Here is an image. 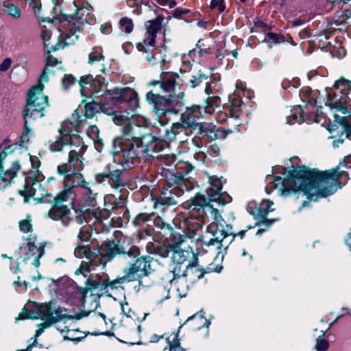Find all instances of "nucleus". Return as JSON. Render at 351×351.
<instances>
[{
    "label": "nucleus",
    "mask_w": 351,
    "mask_h": 351,
    "mask_svg": "<svg viewBox=\"0 0 351 351\" xmlns=\"http://www.w3.org/2000/svg\"><path fill=\"white\" fill-rule=\"evenodd\" d=\"M293 176L292 189L302 192L310 201L330 195L348 179V173L339 167L325 171L303 167L294 170Z\"/></svg>",
    "instance_id": "1"
},
{
    "label": "nucleus",
    "mask_w": 351,
    "mask_h": 351,
    "mask_svg": "<svg viewBox=\"0 0 351 351\" xmlns=\"http://www.w3.org/2000/svg\"><path fill=\"white\" fill-rule=\"evenodd\" d=\"M204 223H208L206 228L207 233L210 234L213 238L208 240H203V243L208 248L207 250L213 253V255L218 257L221 254V247L225 239L230 237V241L234 238V234L232 232V227L226 224L217 208L213 207L206 208V218Z\"/></svg>",
    "instance_id": "2"
},
{
    "label": "nucleus",
    "mask_w": 351,
    "mask_h": 351,
    "mask_svg": "<svg viewBox=\"0 0 351 351\" xmlns=\"http://www.w3.org/2000/svg\"><path fill=\"white\" fill-rule=\"evenodd\" d=\"M184 93L170 94L169 97L154 93L152 90L146 94V100L152 105L158 121L161 125H167L170 120L169 114H178L182 110Z\"/></svg>",
    "instance_id": "3"
},
{
    "label": "nucleus",
    "mask_w": 351,
    "mask_h": 351,
    "mask_svg": "<svg viewBox=\"0 0 351 351\" xmlns=\"http://www.w3.org/2000/svg\"><path fill=\"white\" fill-rule=\"evenodd\" d=\"M153 135L147 134L141 138L133 140L114 138L113 141V153L118 157L120 162L133 163V160L145 156L147 148L152 143Z\"/></svg>",
    "instance_id": "4"
},
{
    "label": "nucleus",
    "mask_w": 351,
    "mask_h": 351,
    "mask_svg": "<svg viewBox=\"0 0 351 351\" xmlns=\"http://www.w3.org/2000/svg\"><path fill=\"white\" fill-rule=\"evenodd\" d=\"M83 125V121L80 119L79 114L75 111L71 118L63 121L58 130L59 135L54 141H49V149L51 152H61L66 145H71L75 141H81L79 134H74V132H80Z\"/></svg>",
    "instance_id": "5"
},
{
    "label": "nucleus",
    "mask_w": 351,
    "mask_h": 351,
    "mask_svg": "<svg viewBox=\"0 0 351 351\" xmlns=\"http://www.w3.org/2000/svg\"><path fill=\"white\" fill-rule=\"evenodd\" d=\"M43 89L44 85L38 83L29 90L23 114L24 121L37 120L45 116L49 103L48 97L43 94Z\"/></svg>",
    "instance_id": "6"
},
{
    "label": "nucleus",
    "mask_w": 351,
    "mask_h": 351,
    "mask_svg": "<svg viewBox=\"0 0 351 351\" xmlns=\"http://www.w3.org/2000/svg\"><path fill=\"white\" fill-rule=\"evenodd\" d=\"M152 261L153 258L149 256L136 257L133 263L124 268L123 276L113 280L112 285L133 281H138L141 285V278L148 276L154 271L152 267Z\"/></svg>",
    "instance_id": "7"
},
{
    "label": "nucleus",
    "mask_w": 351,
    "mask_h": 351,
    "mask_svg": "<svg viewBox=\"0 0 351 351\" xmlns=\"http://www.w3.org/2000/svg\"><path fill=\"white\" fill-rule=\"evenodd\" d=\"M66 317V308L58 306L56 308L53 309L51 303H45L38 305L36 312H30L27 315L21 313L17 319L41 318L46 321L45 326H50L53 324L62 321Z\"/></svg>",
    "instance_id": "8"
},
{
    "label": "nucleus",
    "mask_w": 351,
    "mask_h": 351,
    "mask_svg": "<svg viewBox=\"0 0 351 351\" xmlns=\"http://www.w3.org/2000/svg\"><path fill=\"white\" fill-rule=\"evenodd\" d=\"M125 243L130 244L131 239L124 238L119 240L117 244L109 240L105 241L100 247L101 256L107 258L108 261H111L119 254H127L129 257L134 258L140 256L141 251L137 246L131 245L128 248L123 245Z\"/></svg>",
    "instance_id": "9"
},
{
    "label": "nucleus",
    "mask_w": 351,
    "mask_h": 351,
    "mask_svg": "<svg viewBox=\"0 0 351 351\" xmlns=\"http://www.w3.org/2000/svg\"><path fill=\"white\" fill-rule=\"evenodd\" d=\"M109 101L121 108L128 107V110L135 111L139 108V99L137 93L130 88H114L108 93Z\"/></svg>",
    "instance_id": "10"
},
{
    "label": "nucleus",
    "mask_w": 351,
    "mask_h": 351,
    "mask_svg": "<svg viewBox=\"0 0 351 351\" xmlns=\"http://www.w3.org/2000/svg\"><path fill=\"white\" fill-rule=\"evenodd\" d=\"M101 73L95 72V77H93V75L83 76L81 77L80 83L84 88L88 86L87 88L90 90L93 97H101L102 99L108 101L110 97H108V93L111 90H108L104 78L101 77Z\"/></svg>",
    "instance_id": "11"
},
{
    "label": "nucleus",
    "mask_w": 351,
    "mask_h": 351,
    "mask_svg": "<svg viewBox=\"0 0 351 351\" xmlns=\"http://www.w3.org/2000/svg\"><path fill=\"white\" fill-rule=\"evenodd\" d=\"M191 263L187 265H178L173 268V278L170 280L171 286L176 287L180 294L184 292L187 288L186 276L189 274H195L197 279H200L204 276V272L197 268L190 267Z\"/></svg>",
    "instance_id": "12"
},
{
    "label": "nucleus",
    "mask_w": 351,
    "mask_h": 351,
    "mask_svg": "<svg viewBox=\"0 0 351 351\" xmlns=\"http://www.w3.org/2000/svg\"><path fill=\"white\" fill-rule=\"evenodd\" d=\"M273 204V202L267 199H263L260 203L252 201L249 202L247 210L256 219L269 226L276 221L275 219H268L267 218V214L274 210V208H271Z\"/></svg>",
    "instance_id": "13"
},
{
    "label": "nucleus",
    "mask_w": 351,
    "mask_h": 351,
    "mask_svg": "<svg viewBox=\"0 0 351 351\" xmlns=\"http://www.w3.org/2000/svg\"><path fill=\"white\" fill-rule=\"evenodd\" d=\"M200 115V106H193L186 108L185 111L181 114L180 120L183 123L184 127L199 132L203 130L204 127L202 123L197 122Z\"/></svg>",
    "instance_id": "14"
},
{
    "label": "nucleus",
    "mask_w": 351,
    "mask_h": 351,
    "mask_svg": "<svg viewBox=\"0 0 351 351\" xmlns=\"http://www.w3.org/2000/svg\"><path fill=\"white\" fill-rule=\"evenodd\" d=\"M93 20V15L90 14L87 8L82 7L77 9L75 14L71 16L69 21L70 31L75 34L80 32Z\"/></svg>",
    "instance_id": "15"
},
{
    "label": "nucleus",
    "mask_w": 351,
    "mask_h": 351,
    "mask_svg": "<svg viewBox=\"0 0 351 351\" xmlns=\"http://www.w3.org/2000/svg\"><path fill=\"white\" fill-rule=\"evenodd\" d=\"M8 155V153L4 149L0 154V190L3 189L10 184L21 169L20 163L18 161H14L9 169L3 171L2 162Z\"/></svg>",
    "instance_id": "16"
},
{
    "label": "nucleus",
    "mask_w": 351,
    "mask_h": 351,
    "mask_svg": "<svg viewBox=\"0 0 351 351\" xmlns=\"http://www.w3.org/2000/svg\"><path fill=\"white\" fill-rule=\"evenodd\" d=\"M179 75L175 73L162 72L160 74V80L152 81L150 84L152 86L160 85L165 93L176 94L177 89H180V84L177 82Z\"/></svg>",
    "instance_id": "17"
},
{
    "label": "nucleus",
    "mask_w": 351,
    "mask_h": 351,
    "mask_svg": "<svg viewBox=\"0 0 351 351\" xmlns=\"http://www.w3.org/2000/svg\"><path fill=\"white\" fill-rule=\"evenodd\" d=\"M48 217L55 221H60L67 226L73 220L71 210L69 207L65 204H60L59 202L53 203L48 212Z\"/></svg>",
    "instance_id": "18"
},
{
    "label": "nucleus",
    "mask_w": 351,
    "mask_h": 351,
    "mask_svg": "<svg viewBox=\"0 0 351 351\" xmlns=\"http://www.w3.org/2000/svg\"><path fill=\"white\" fill-rule=\"evenodd\" d=\"M164 18L161 16H157L153 20L148 21L146 24V32L143 38V43L146 47L155 48L156 38L157 33L160 30Z\"/></svg>",
    "instance_id": "19"
},
{
    "label": "nucleus",
    "mask_w": 351,
    "mask_h": 351,
    "mask_svg": "<svg viewBox=\"0 0 351 351\" xmlns=\"http://www.w3.org/2000/svg\"><path fill=\"white\" fill-rule=\"evenodd\" d=\"M208 180L209 186L206 189L208 199L210 202H217L223 204L225 202L222 199V184L221 180L215 176L209 177Z\"/></svg>",
    "instance_id": "20"
},
{
    "label": "nucleus",
    "mask_w": 351,
    "mask_h": 351,
    "mask_svg": "<svg viewBox=\"0 0 351 351\" xmlns=\"http://www.w3.org/2000/svg\"><path fill=\"white\" fill-rule=\"evenodd\" d=\"M100 111L105 114H112L114 110L110 108V101L102 99L99 102L92 101L85 104L84 116L91 119Z\"/></svg>",
    "instance_id": "21"
},
{
    "label": "nucleus",
    "mask_w": 351,
    "mask_h": 351,
    "mask_svg": "<svg viewBox=\"0 0 351 351\" xmlns=\"http://www.w3.org/2000/svg\"><path fill=\"white\" fill-rule=\"evenodd\" d=\"M45 245L43 243H39V245H36L34 242L29 241L25 261H29L32 265L38 267L40 266V258L45 254Z\"/></svg>",
    "instance_id": "22"
},
{
    "label": "nucleus",
    "mask_w": 351,
    "mask_h": 351,
    "mask_svg": "<svg viewBox=\"0 0 351 351\" xmlns=\"http://www.w3.org/2000/svg\"><path fill=\"white\" fill-rule=\"evenodd\" d=\"M183 206L192 211H197L199 216L203 217V220L206 218V208L207 206L213 207L209 203L206 202L205 197L202 195H197L190 200L184 202Z\"/></svg>",
    "instance_id": "23"
},
{
    "label": "nucleus",
    "mask_w": 351,
    "mask_h": 351,
    "mask_svg": "<svg viewBox=\"0 0 351 351\" xmlns=\"http://www.w3.org/2000/svg\"><path fill=\"white\" fill-rule=\"evenodd\" d=\"M180 195L178 189L173 187L171 189H164L160 197L154 202V208H157L158 205L170 206L177 204V198Z\"/></svg>",
    "instance_id": "24"
},
{
    "label": "nucleus",
    "mask_w": 351,
    "mask_h": 351,
    "mask_svg": "<svg viewBox=\"0 0 351 351\" xmlns=\"http://www.w3.org/2000/svg\"><path fill=\"white\" fill-rule=\"evenodd\" d=\"M89 183L86 182L84 176L78 171H73L64 176L63 186L70 189L74 190L75 188L80 186L83 189L88 188Z\"/></svg>",
    "instance_id": "25"
},
{
    "label": "nucleus",
    "mask_w": 351,
    "mask_h": 351,
    "mask_svg": "<svg viewBox=\"0 0 351 351\" xmlns=\"http://www.w3.org/2000/svg\"><path fill=\"white\" fill-rule=\"evenodd\" d=\"M338 99L335 101V103H331V109H335L336 111L341 112L343 114V117L347 118L351 115V105L350 104V98L348 95V93H342Z\"/></svg>",
    "instance_id": "26"
},
{
    "label": "nucleus",
    "mask_w": 351,
    "mask_h": 351,
    "mask_svg": "<svg viewBox=\"0 0 351 351\" xmlns=\"http://www.w3.org/2000/svg\"><path fill=\"white\" fill-rule=\"evenodd\" d=\"M194 257L195 254L191 250H184L178 246L172 249L171 258L175 264L187 265L191 263L189 259Z\"/></svg>",
    "instance_id": "27"
},
{
    "label": "nucleus",
    "mask_w": 351,
    "mask_h": 351,
    "mask_svg": "<svg viewBox=\"0 0 351 351\" xmlns=\"http://www.w3.org/2000/svg\"><path fill=\"white\" fill-rule=\"evenodd\" d=\"M101 250H93L89 245H78L74 250L77 258H86L90 262H93Z\"/></svg>",
    "instance_id": "28"
},
{
    "label": "nucleus",
    "mask_w": 351,
    "mask_h": 351,
    "mask_svg": "<svg viewBox=\"0 0 351 351\" xmlns=\"http://www.w3.org/2000/svg\"><path fill=\"white\" fill-rule=\"evenodd\" d=\"M104 61V56L102 54V49L100 47H93L89 53L88 62L90 64H97L99 69L97 72L104 73L105 71Z\"/></svg>",
    "instance_id": "29"
},
{
    "label": "nucleus",
    "mask_w": 351,
    "mask_h": 351,
    "mask_svg": "<svg viewBox=\"0 0 351 351\" xmlns=\"http://www.w3.org/2000/svg\"><path fill=\"white\" fill-rule=\"evenodd\" d=\"M110 108L114 110L112 114H107L112 117V121L117 125L124 124L127 122L129 113L126 111H120L119 109L122 108L121 106L115 104L110 102Z\"/></svg>",
    "instance_id": "30"
},
{
    "label": "nucleus",
    "mask_w": 351,
    "mask_h": 351,
    "mask_svg": "<svg viewBox=\"0 0 351 351\" xmlns=\"http://www.w3.org/2000/svg\"><path fill=\"white\" fill-rule=\"evenodd\" d=\"M68 163L75 171L82 170L84 167L82 155L75 149L71 150L69 153Z\"/></svg>",
    "instance_id": "31"
},
{
    "label": "nucleus",
    "mask_w": 351,
    "mask_h": 351,
    "mask_svg": "<svg viewBox=\"0 0 351 351\" xmlns=\"http://www.w3.org/2000/svg\"><path fill=\"white\" fill-rule=\"evenodd\" d=\"M40 186V184L37 181H34L32 179H27L25 180L24 189L19 192L20 194L25 197V202H27L28 197H34L36 195V189Z\"/></svg>",
    "instance_id": "32"
},
{
    "label": "nucleus",
    "mask_w": 351,
    "mask_h": 351,
    "mask_svg": "<svg viewBox=\"0 0 351 351\" xmlns=\"http://www.w3.org/2000/svg\"><path fill=\"white\" fill-rule=\"evenodd\" d=\"M75 198V193L74 190L64 186L63 190L53 198V203L59 202L60 205L64 204V202L69 200L74 201Z\"/></svg>",
    "instance_id": "33"
},
{
    "label": "nucleus",
    "mask_w": 351,
    "mask_h": 351,
    "mask_svg": "<svg viewBox=\"0 0 351 351\" xmlns=\"http://www.w3.org/2000/svg\"><path fill=\"white\" fill-rule=\"evenodd\" d=\"M112 281H109L108 280L101 279L100 278H97V279H90L87 280V285L90 289H99L101 290L105 289L108 287H110L112 288H116L117 285L114 286L112 285Z\"/></svg>",
    "instance_id": "34"
},
{
    "label": "nucleus",
    "mask_w": 351,
    "mask_h": 351,
    "mask_svg": "<svg viewBox=\"0 0 351 351\" xmlns=\"http://www.w3.org/2000/svg\"><path fill=\"white\" fill-rule=\"evenodd\" d=\"M40 35L43 45L46 49H48V50L56 51L61 47L60 43H58L57 44L54 45L51 42V32L50 30L46 28H43Z\"/></svg>",
    "instance_id": "35"
},
{
    "label": "nucleus",
    "mask_w": 351,
    "mask_h": 351,
    "mask_svg": "<svg viewBox=\"0 0 351 351\" xmlns=\"http://www.w3.org/2000/svg\"><path fill=\"white\" fill-rule=\"evenodd\" d=\"M84 189L85 191L82 197L83 204L88 206L95 207L97 204L96 196L97 193L89 185H88V188H84Z\"/></svg>",
    "instance_id": "36"
},
{
    "label": "nucleus",
    "mask_w": 351,
    "mask_h": 351,
    "mask_svg": "<svg viewBox=\"0 0 351 351\" xmlns=\"http://www.w3.org/2000/svg\"><path fill=\"white\" fill-rule=\"evenodd\" d=\"M335 121L341 124L344 130L341 133V136H344L346 138L351 140V128L349 125V121L346 117H340L339 115L334 114Z\"/></svg>",
    "instance_id": "37"
},
{
    "label": "nucleus",
    "mask_w": 351,
    "mask_h": 351,
    "mask_svg": "<svg viewBox=\"0 0 351 351\" xmlns=\"http://www.w3.org/2000/svg\"><path fill=\"white\" fill-rule=\"evenodd\" d=\"M176 183L177 184V189L179 190V193L183 192L184 190L190 191L194 187V182L184 178L183 176H176Z\"/></svg>",
    "instance_id": "38"
},
{
    "label": "nucleus",
    "mask_w": 351,
    "mask_h": 351,
    "mask_svg": "<svg viewBox=\"0 0 351 351\" xmlns=\"http://www.w3.org/2000/svg\"><path fill=\"white\" fill-rule=\"evenodd\" d=\"M182 125L183 123L182 121L173 123L171 130L169 131H167V138L169 140L175 139L177 134H179L188 129Z\"/></svg>",
    "instance_id": "39"
},
{
    "label": "nucleus",
    "mask_w": 351,
    "mask_h": 351,
    "mask_svg": "<svg viewBox=\"0 0 351 351\" xmlns=\"http://www.w3.org/2000/svg\"><path fill=\"white\" fill-rule=\"evenodd\" d=\"M162 149V146L160 141L153 136L152 143H151L147 148L145 156L154 157L153 154L159 152Z\"/></svg>",
    "instance_id": "40"
},
{
    "label": "nucleus",
    "mask_w": 351,
    "mask_h": 351,
    "mask_svg": "<svg viewBox=\"0 0 351 351\" xmlns=\"http://www.w3.org/2000/svg\"><path fill=\"white\" fill-rule=\"evenodd\" d=\"M4 12L10 15L14 19H18L21 17V12L20 8L12 3H8L3 5Z\"/></svg>",
    "instance_id": "41"
},
{
    "label": "nucleus",
    "mask_w": 351,
    "mask_h": 351,
    "mask_svg": "<svg viewBox=\"0 0 351 351\" xmlns=\"http://www.w3.org/2000/svg\"><path fill=\"white\" fill-rule=\"evenodd\" d=\"M230 116L234 119H238L242 114V101L240 99H234L229 108Z\"/></svg>",
    "instance_id": "42"
},
{
    "label": "nucleus",
    "mask_w": 351,
    "mask_h": 351,
    "mask_svg": "<svg viewBox=\"0 0 351 351\" xmlns=\"http://www.w3.org/2000/svg\"><path fill=\"white\" fill-rule=\"evenodd\" d=\"M145 45L143 43H138L136 45V48L140 51H143L145 53L144 58L150 64H154L156 63V60L157 59L156 55L157 53H154L152 51L151 52L149 51L148 49H145Z\"/></svg>",
    "instance_id": "43"
},
{
    "label": "nucleus",
    "mask_w": 351,
    "mask_h": 351,
    "mask_svg": "<svg viewBox=\"0 0 351 351\" xmlns=\"http://www.w3.org/2000/svg\"><path fill=\"white\" fill-rule=\"evenodd\" d=\"M121 171L119 170L110 172L109 174L104 176L109 178L111 180V185L114 188H118L123 185V182L121 178Z\"/></svg>",
    "instance_id": "44"
},
{
    "label": "nucleus",
    "mask_w": 351,
    "mask_h": 351,
    "mask_svg": "<svg viewBox=\"0 0 351 351\" xmlns=\"http://www.w3.org/2000/svg\"><path fill=\"white\" fill-rule=\"evenodd\" d=\"M82 332H80L78 330L69 328L66 329V334H64L63 337L64 339L78 342L81 339L84 338V337L82 336Z\"/></svg>",
    "instance_id": "45"
},
{
    "label": "nucleus",
    "mask_w": 351,
    "mask_h": 351,
    "mask_svg": "<svg viewBox=\"0 0 351 351\" xmlns=\"http://www.w3.org/2000/svg\"><path fill=\"white\" fill-rule=\"evenodd\" d=\"M119 25L120 28L126 34H130L134 28V23L131 19L128 17H123L119 20Z\"/></svg>",
    "instance_id": "46"
},
{
    "label": "nucleus",
    "mask_w": 351,
    "mask_h": 351,
    "mask_svg": "<svg viewBox=\"0 0 351 351\" xmlns=\"http://www.w3.org/2000/svg\"><path fill=\"white\" fill-rule=\"evenodd\" d=\"M88 222L92 219H95L96 221H101L102 219V212L99 208L92 207L86 210Z\"/></svg>",
    "instance_id": "47"
},
{
    "label": "nucleus",
    "mask_w": 351,
    "mask_h": 351,
    "mask_svg": "<svg viewBox=\"0 0 351 351\" xmlns=\"http://www.w3.org/2000/svg\"><path fill=\"white\" fill-rule=\"evenodd\" d=\"M335 87L336 88H340L341 93H348L350 92L351 89V82L344 79L341 78L337 80L335 84Z\"/></svg>",
    "instance_id": "48"
},
{
    "label": "nucleus",
    "mask_w": 351,
    "mask_h": 351,
    "mask_svg": "<svg viewBox=\"0 0 351 351\" xmlns=\"http://www.w3.org/2000/svg\"><path fill=\"white\" fill-rule=\"evenodd\" d=\"M152 217V215H149L146 213H141L138 215L136 218L134 219L133 223L136 226H141L145 223V222L149 221L151 219V217Z\"/></svg>",
    "instance_id": "49"
},
{
    "label": "nucleus",
    "mask_w": 351,
    "mask_h": 351,
    "mask_svg": "<svg viewBox=\"0 0 351 351\" xmlns=\"http://www.w3.org/2000/svg\"><path fill=\"white\" fill-rule=\"evenodd\" d=\"M57 171L60 175H64V176L70 173L75 171L73 168L68 163H63L58 166Z\"/></svg>",
    "instance_id": "50"
},
{
    "label": "nucleus",
    "mask_w": 351,
    "mask_h": 351,
    "mask_svg": "<svg viewBox=\"0 0 351 351\" xmlns=\"http://www.w3.org/2000/svg\"><path fill=\"white\" fill-rule=\"evenodd\" d=\"M92 264V262L90 261H83L80 266V267L75 271V274H82L84 276H86L87 273L90 271V266Z\"/></svg>",
    "instance_id": "51"
},
{
    "label": "nucleus",
    "mask_w": 351,
    "mask_h": 351,
    "mask_svg": "<svg viewBox=\"0 0 351 351\" xmlns=\"http://www.w3.org/2000/svg\"><path fill=\"white\" fill-rule=\"evenodd\" d=\"M329 343L328 341L323 339L322 337H319L316 341L315 349L317 351H326L328 349Z\"/></svg>",
    "instance_id": "52"
},
{
    "label": "nucleus",
    "mask_w": 351,
    "mask_h": 351,
    "mask_svg": "<svg viewBox=\"0 0 351 351\" xmlns=\"http://www.w3.org/2000/svg\"><path fill=\"white\" fill-rule=\"evenodd\" d=\"M91 237V233L88 228H82L78 233L77 239L82 242H87Z\"/></svg>",
    "instance_id": "53"
},
{
    "label": "nucleus",
    "mask_w": 351,
    "mask_h": 351,
    "mask_svg": "<svg viewBox=\"0 0 351 351\" xmlns=\"http://www.w3.org/2000/svg\"><path fill=\"white\" fill-rule=\"evenodd\" d=\"M210 8L212 10L216 9L219 12H222L226 8L225 1L224 0H212Z\"/></svg>",
    "instance_id": "54"
},
{
    "label": "nucleus",
    "mask_w": 351,
    "mask_h": 351,
    "mask_svg": "<svg viewBox=\"0 0 351 351\" xmlns=\"http://www.w3.org/2000/svg\"><path fill=\"white\" fill-rule=\"evenodd\" d=\"M75 219L77 223L82 224L84 222L88 223L86 210L83 212L82 210H75Z\"/></svg>",
    "instance_id": "55"
},
{
    "label": "nucleus",
    "mask_w": 351,
    "mask_h": 351,
    "mask_svg": "<svg viewBox=\"0 0 351 351\" xmlns=\"http://www.w3.org/2000/svg\"><path fill=\"white\" fill-rule=\"evenodd\" d=\"M132 129V126L130 124H125L123 128V135L117 137V138H121L125 140H133L136 137H131L130 133Z\"/></svg>",
    "instance_id": "56"
},
{
    "label": "nucleus",
    "mask_w": 351,
    "mask_h": 351,
    "mask_svg": "<svg viewBox=\"0 0 351 351\" xmlns=\"http://www.w3.org/2000/svg\"><path fill=\"white\" fill-rule=\"evenodd\" d=\"M99 129L96 125H91L87 130L88 135L94 141H97L100 143L101 139L99 136Z\"/></svg>",
    "instance_id": "57"
},
{
    "label": "nucleus",
    "mask_w": 351,
    "mask_h": 351,
    "mask_svg": "<svg viewBox=\"0 0 351 351\" xmlns=\"http://www.w3.org/2000/svg\"><path fill=\"white\" fill-rule=\"evenodd\" d=\"M27 123L25 121V125L23 131L20 136V143L21 145H23L24 143H26L29 141V134L30 132V129L27 127Z\"/></svg>",
    "instance_id": "58"
},
{
    "label": "nucleus",
    "mask_w": 351,
    "mask_h": 351,
    "mask_svg": "<svg viewBox=\"0 0 351 351\" xmlns=\"http://www.w3.org/2000/svg\"><path fill=\"white\" fill-rule=\"evenodd\" d=\"M20 230L23 232H28L32 230V226L30 223V220L23 219L19 222Z\"/></svg>",
    "instance_id": "59"
},
{
    "label": "nucleus",
    "mask_w": 351,
    "mask_h": 351,
    "mask_svg": "<svg viewBox=\"0 0 351 351\" xmlns=\"http://www.w3.org/2000/svg\"><path fill=\"white\" fill-rule=\"evenodd\" d=\"M75 81V77L72 75H64L62 79V85L64 88H68L72 85Z\"/></svg>",
    "instance_id": "60"
},
{
    "label": "nucleus",
    "mask_w": 351,
    "mask_h": 351,
    "mask_svg": "<svg viewBox=\"0 0 351 351\" xmlns=\"http://www.w3.org/2000/svg\"><path fill=\"white\" fill-rule=\"evenodd\" d=\"M202 75H199L198 76H193L188 82L189 85L191 88L197 87L202 82Z\"/></svg>",
    "instance_id": "61"
},
{
    "label": "nucleus",
    "mask_w": 351,
    "mask_h": 351,
    "mask_svg": "<svg viewBox=\"0 0 351 351\" xmlns=\"http://www.w3.org/2000/svg\"><path fill=\"white\" fill-rule=\"evenodd\" d=\"M100 31L103 34H110L112 32V25L110 22L104 23L100 25Z\"/></svg>",
    "instance_id": "62"
},
{
    "label": "nucleus",
    "mask_w": 351,
    "mask_h": 351,
    "mask_svg": "<svg viewBox=\"0 0 351 351\" xmlns=\"http://www.w3.org/2000/svg\"><path fill=\"white\" fill-rule=\"evenodd\" d=\"M154 223L156 227H158L161 229L169 226V225L163 220L160 216H157L154 218Z\"/></svg>",
    "instance_id": "63"
},
{
    "label": "nucleus",
    "mask_w": 351,
    "mask_h": 351,
    "mask_svg": "<svg viewBox=\"0 0 351 351\" xmlns=\"http://www.w3.org/2000/svg\"><path fill=\"white\" fill-rule=\"evenodd\" d=\"M190 10L185 8H178L173 10V16L175 18H180L182 15L189 13Z\"/></svg>",
    "instance_id": "64"
}]
</instances>
